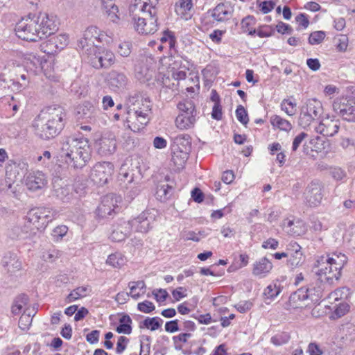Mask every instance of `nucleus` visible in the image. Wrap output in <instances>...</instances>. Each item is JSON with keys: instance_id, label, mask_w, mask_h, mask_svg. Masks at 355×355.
Segmentation results:
<instances>
[{"instance_id": "obj_1", "label": "nucleus", "mask_w": 355, "mask_h": 355, "mask_svg": "<svg viewBox=\"0 0 355 355\" xmlns=\"http://www.w3.org/2000/svg\"><path fill=\"white\" fill-rule=\"evenodd\" d=\"M17 35L26 41L37 42L53 35L58 26L53 16L45 12L29 14L15 26Z\"/></svg>"}, {"instance_id": "obj_2", "label": "nucleus", "mask_w": 355, "mask_h": 355, "mask_svg": "<svg viewBox=\"0 0 355 355\" xmlns=\"http://www.w3.org/2000/svg\"><path fill=\"white\" fill-rule=\"evenodd\" d=\"M134 28L139 34H153L157 30V9L143 0H132L129 7Z\"/></svg>"}, {"instance_id": "obj_3", "label": "nucleus", "mask_w": 355, "mask_h": 355, "mask_svg": "<svg viewBox=\"0 0 355 355\" xmlns=\"http://www.w3.org/2000/svg\"><path fill=\"white\" fill-rule=\"evenodd\" d=\"M91 149L86 138L70 136L62 142L61 157L74 168H81L90 159Z\"/></svg>"}, {"instance_id": "obj_4", "label": "nucleus", "mask_w": 355, "mask_h": 355, "mask_svg": "<svg viewBox=\"0 0 355 355\" xmlns=\"http://www.w3.org/2000/svg\"><path fill=\"white\" fill-rule=\"evenodd\" d=\"M153 220L154 216L148 211H143L132 220L119 218L112 225L110 239L114 242L123 241L130 235L133 229L138 232H147Z\"/></svg>"}, {"instance_id": "obj_5", "label": "nucleus", "mask_w": 355, "mask_h": 355, "mask_svg": "<svg viewBox=\"0 0 355 355\" xmlns=\"http://www.w3.org/2000/svg\"><path fill=\"white\" fill-rule=\"evenodd\" d=\"M347 262L345 254L334 252L320 256L316 261L318 268L316 275L318 279L323 284L331 285L338 281L341 275V270Z\"/></svg>"}, {"instance_id": "obj_6", "label": "nucleus", "mask_w": 355, "mask_h": 355, "mask_svg": "<svg viewBox=\"0 0 355 355\" xmlns=\"http://www.w3.org/2000/svg\"><path fill=\"white\" fill-rule=\"evenodd\" d=\"M138 106L134 104L132 109L128 112V126L133 132H139L149 121L151 111V103L148 98H141L137 101Z\"/></svg>"}, {"instance_id": "obj_7", "label": "nucleus", "mask_w": 355, "mask_h": 355, "mask_svg": "<svg viewBox=\"0 0 355 355\" xmlns=\"http://www.w3.org/2000/svg\"><path fill=\"white\" fill-rule=\"evenodd\" d=\"M55 211L46 207H37L32 209L28 214V220L25 223V227H30L31 225L35 228H31L29 235L35 234L36 231L44 229L47 224L54 217Z\"/></svg>"}, {"instance_id": "obj_8", "label": "nucleus", "mask_w": 355, "mask_h": 355, "mask_svg": "<svg viewBox=\"0 0 355 355\" xmlns=\"http://www.w3.org/2000/svg\"><path fill=\"white\" fill-rule=\"evenodd\" d=\"M65 115L64 109L58 105L48 107L39 114L44 122L52 126L58 135L64 127L63 120Z\"/></svg>"}, {"instance_id": "obj_9", "label": "nucleus", "mask_w": 355, "mask_h": 355, "mask_svg": "<svg viewBox=\"0 0 355 355\" xmlns=\"http://www.w3.org/2000/svg\"><path fill=\"white\" fill-rule=\"evenodd\" d=\"M113 173L114 165L111 162H98L92 169L90 178L94 184L103 185L111 178Z\"/></svg>"}, {"instance_id": "obj_10", "label": "nucleus", "mask_w": 355, "mask_h": 355, "mask_svg": "<svg viewBox=\"0 0 355 355\" xmlns=\"http://www.w3.org/2000/svg\"><path fill=\"white\" fill-rule=\"evenodd\" d=\"M322 183L317 180L311 181L304 192V202L310 207H315L320 205L323 194Z\"/></svg>"}, {"instance_id": "obj_11", "label": "nucleus", "mask_w": 355, "mask_h": 355, "mask_svg": "<svg viewBox=\"0 0 355 355\" xmlns=\"http://www.w3.org/2000/svg\"><path fill=\"white\" fill-rule=\"evenodd\" d=\"M333 108L343 119L348 121H355V98H337L333 103Z\"/></svg>"}, {"instance_id": "obj_12", "label": "nucleus", "mask_w": 355, "mask_h": 355, "mask_svg": "<svg viewBox=\"0 0 355 355\" xmlns=\"http://www.w3.org/2000/svg\"><path fill=\"white\" fill-rule=\"evenodd\" d=\"M313 288L306 286L297 289L290 295L288 302L284 306V309L290 310L303 307L305 305V300L309 299L313 300Z\"/></svg>"}, {"instance_id": "obj_13", "label": "nucleus", "mask_w": 355, "mask_h": 355, "mask_svg": "<svg viewBox=\"0 0 355 355\" xmlns=\"http://www.w3.org/2000/svg\"><path fill=\"white\" fill-rule=\"evenodd\" d=\"M121 198L112 193L105 196L101 204L96 209V214L100 218H106L116 213L118 209V203L121 202Z\"/></svg>"}, {"instance_id": "obj_14", "label": "nucleus", "mask_w": 355, "mask_h": 355, "mask_svg": "<svg viewBox=\"0 0 355 355\" xmlns=\"http://www.w3.org/2000/svg\"><path fill=\"white\" fill-rule=\"evenodd\" d=\"M286 250L288 267L293 270L302 266L304 262L302 247L297 242L291 241L286 245Z\"/></svg>"}, {"instance_id": "obj_15", "label": "nucleus", "mask_w": 355, "mask_h": 355, "mask_svg": "<svg viewBox=\"0 0 355 355\" xmlns=\"http://www.w3.org/2000/svg\"><path fill=\"white\" fill-rule=\"evenodd\" d=\"M91 61L94 67L96 69L108 68L115 62L114 54L109 50H103L98 54L93 53Z\"/></svg>"}, {"instance_id": "obj_16", "label": "nucleus", "mask_w": 355, "mask_h": 355, "mask_svg": "<svg viewBox=\"0 0 355 355\" xmlns=\"http://www.w3.org/2000/svg\"><path fill=\"white\" fill-rule=\"evenodd\" d=\"M339 128V120L325 118L315 127V131L324 137H333L338 132Z\"/></svg>"}, {"instance_id": "obj_17", "label": "nucleus", "mask_w": 355, "mask_h": 355, "mask_svg": "<svg viewBox=\"0 0 355 355\" xmlns=\"http://www.w3.org/2000/svg\"><path fill=\"white\" fill-rule=\"evenodd\" d=\"M46 124L47 123L44 122V120L41 119L39 115L34 120L33 123L35 135L44 140L54 138L58 135L56 132H54L53 127Z\"/></svg>"}, {"instance_id": "obj_18", "label": "nucleus", "mask_w": 355, "mask_h": 355, "mask_svg": "<svg viewBox=\"0 0 355 355\" xmlns=\"http://www.w3.org/2000/svg\"><path fill=\"white\" fill-rule=\"evenodd\" d=\"M27 188L31 191L42 189L46 184L45 175L40 171L30 172L25 178Z\"/></svg>"}, {"instance_id": "obj_19", "label": "nucleus", "mask_w": 355, "mask_h": 355, "mask_svg": "<svg viewBox=\"0 0 355 355\" xmlns=\"http://www.w3.org/2000/svg\"><path fill=\"white\" fill-rule=\"evenodd\" d=\"M96 147L98 154L103 156L110 155L116 150V140L112 135H110L107 137H102L96 141Z\"/></svg>"}, {"instance_id": "obj_20", "label": "nucleus", "mask_w": 355, "mask_h": 355, "mask_svg": "<svg viewBox=\"0 0 355 355\" xmlns=\"http://www.w3.org/2000/svg\"><path fill=\"white\" fill-rule=\"evenodd\" d=\"M98 109L91 102L85 101L77 108V116L80 119H85L88 121H94L98 114Z\"/></svg>"}, {"instance_id": "obj_21", "label": "nucleus", "mask_w": 355, "mask_h": 355, "mask_svg": "<svg viewBox=\"0 0 355 355\" xmlns=\"http://www.w3.org/2000/svg\"><path fill=\"white\" fill-rule=\"evenodd\" d=\"M233 12L230 5L220 3L211 10V17L218 22H225L232 17Z\"/></svg>"}, {"instance_id": "obj_22", "label": "nucleus", "mask_w": 355, "mask_h": 355, "mask_svg": "<svg viewBox=\"0 0 355 355\" xmlns=\"http://www.w3.org/2000/svg\"><path fill=\"white\" fill-rule=\"evenodd\" d=\"M101 7L107 18L114 24H119L121 18L116 0H101Z\"/></svg>"}, {"instance_id": "obj_23", "label": "nucleus", "mask_w": 355, "mask_h": 355, "mask_svg": "<svg viewBox=\"0 0 355 355\" xmlns=\"http://www.w3.org/2000/svg\"><path fill=\"white\" fill-rule=\"evenodd\" d=\"M272 263L266 257H262L253 265L252 274L260 278L266 277L272 269Z\"/></svg>"}, {"instance_id": "obj_24", "label": "nucleus", "mask_w": 355, "mask_h": 355, "mask_svg": "<svg viewBox=\"0 0 355 355\" xmlns=\"http://www.w3.org/2000/svg\"><path fill=\"white\" fill-rule=\"evenodd\" d=\"M110 86L113 89H123L127 85L128 78L125 75L116 70H112L107 76Z\"/></svg>"}, {"instance_id": "obj_25", "label": "nucleus", "mask_w": 355, "mask_h": 355, "mask_svg": "<svg viewBox=\"0 0 355 355\" xmlns=\"http://www.w3.org/2000/svg\"><path fill=\"white\" fill-rule=\"evenodd\" d=\"M1 264L8 272L11 273L19 270L21 268V263L17 256L10 252L5 254Z\"/></svg>"}, {"instance_id": "obj_26", "label": "nucleus", "mask_w": 355, "mask_h": 355, "mask_svg": "<svg viewBox=\"0 0 355 355\" xmlns=\"http://www.w3.org/2000/svg\"><path fill=\"white\" fill-rule=\"evenodd\" d=\"M193 3L191 0H180L175 4V12L184 20L191 18Z\"/></svg>"}, {"instance_id": "obj_27", "label": "nucleus", "mask_w": 355, "mask_h": 355, "mask_svg": "<svg viewBox=\"0 0 355 355\" xmlns=\"http://www.w3.org/2000/svg\"><path fill=\"white\" fill-rule=\"evenodd\" d=\"M196 121V114H179L175 119L176 127L181 130H188L193 128Z\"/></svg>"}, {"instance_id": "obj_28", "label": "nucleus", "mask_w": 355, "mask_h": 355, "mask_svg": "<svg viewBox=\"0 0 355 355\" xmlns=\"http://www.w3.org/2000/svg\"><path fill=\"white\" fill-rule=\"evenodd\" d=\"M78 48L82 51L83 53L89 56H92L97 51V46L95 44V42L89 37H87L85 33L83 37L78 42Z\"/></svg>"}, {"instance_id": "obj_29", "label": "nucleus", "mask_w": 355, "mask_h": 355, "mask_svg": "<svg viewBox=\"0 0 355 355\" xmlns=\"http://www.w3.org/2000/svg\"><path fill=\"white\" fill-rule=\"evenodd\" d=\"M302 109L306 113L311 114L315 119H318L322 113L321 102L315 98L309 99Z\"/></svg>"}, {"instance_id": "obj_30", "label": "nucleus", "mask_w": 355, "mask_h": 355, "mask_svg": "<svg viewBox=\"0 0 355 355\" xmlns=\"http://www.w3.org/2000/svg\"><path fill=\"white\" fill-rule=\"evenodd\" d=\"M191 148V137L189 135H180L174 138L173 149L190 153Z\"/></svg>"}, {"instance_id": "obj_31", "label": "nucleus", "mask_w": 355, "mask_h": 355, "mask_svg": "<svg viewBox=\"0 0 355 355\" xmlns=\"http://www.w3.org/2000/svg\"><path fill=\"white\" fill-rule=\"evenodd\" d=\"M189 152L173 149L171 162L178 169L182 168L187 162L189 158Z\"/></svg>"}, {"instance_id": "obj_32", "label": "nucleus", "mask_w": 355, "mask_h": 355, "mask_svg": "<svg viewBox=\"0 0 355 355\" xmlns=\"http://www.w3.org/2000/svg\"><path fill=\"white\" fill-rule=\"evenodd\" d=\"M128 286L130 289V295L135 300H137L146 292V284L144 281L130 282Z\"/></svg>"}, {"instance_id": "obj_33", "label": "nucleus", "mask_w": 355, "mask_h": 355, "mask_svg": "<svg viewBox=\"0 0 355 355\" xmlns=\"http://www.w3.org/2000/svg\"><path fill=\"white\" fill-rule=\"evenodd\" d=\"M173 190V188L171 185L168 184H159L155 193L156 197L159 200L164 202L171 196Z\"/></svg>"}, {"instance_id": "obj_34", "label": "nucleus", "mask_w": 355, "mask_h": 355, "mask_svg": "<svg viewBox=\"0 0 355 355\" xmlns=\"http://www.w3.org/2000/svg\"><path fill=\"white\" fill-rule=\"evenodd\" d=\"M35 313L34 309H26L19 318V327L22 330H28L31 325L33 317Z\"/></svg>"}, {"instance_id": "obj_35", "label": "nucleus", "mask_w": 355, "mask_h": 355, "mask_svg": "<svg viewBox=\"0 0 355 355\" xmlns=\"http://www.w3.org/2000/svg\"><path fill=\"white\" fill-rule=\"evenodd\" d=\"M70 190L69 187L67 185L55 184L53 186L54 195L63 202H67L70 200L71 196Z\"/></svg>"}, {"instance_id": "obj_36", "label": "nucleus", "mask_w": 355, "mask_h": 355, "mask_svg": "<svg viewBox=\"0 0 355 355\" xmlns=\"http://www.w3.org/2000/svg\"><path fill=\"white\" fill-rule=\"evenodd\" d=\"M126 257L119 252H116L110 254L106 260L107 264L116 268H121L126 263Z\"/></svg>"}, {"instance_id": "obj_37", "label": "nucleus", "mask_w": 355, "mask_h": 355, "mask_svg": "<svg viewBox=\"0 0 355 355\" xmlns=\"http://www.w3.org/2000/svg\"><path fill=\"white\" fill-rule=\"evenodd\" d=\"M132 319L128 315H123L119 319V325L116 327L119 334H130L132 332Z\"/></svg>"}, {"instance_id": "obj_38", "label": "nucleus", "mask_w": 355, "mask_h": 355, "mask_svg": "<svg viewBox=\"0 0 355 355\" xmlns=\"http://www.w3.org/2000/svg\"><path fill=\"white\" fill-rule=\"evenodd\" d=\"M271 124L281 130L288 132L292 129L291 123L278 115H274L270 117Z\"/></svg>"}, {"instance_id": "obj_39", "label": "nucleus", "mask_w": 355, "mask_h": 355, "mask_svg": "<svg viewBox=\"0 0 355 355\" xmlns=\"http://www.w3.org/2000/svg\"><path fill=\"white\" fill-rule=\"evenodd\" d=\"M89 288L87 286H80L73 290L67 297V303H71L75 300L85 297L87 295Z\"/></svg>"}, {"instance_id": "obj_40", "label": "nucleus", "mask_w": 355, "mask_h": 355, "mask_svg": "<svg viewBox=\"0 0 355 355\" xmlns=\"http://www.w3.org/2000/svg\"><path fill=\"white\" fill-rule=\"evenodd\" d=\"M69 42V37L66 34H60L53 36L49 40V44L53 45L56 49H63Z\"/></svg>"}, {"instance_id": "obj_41", "label": "nucleus", "mask_w": 355, "mask_h": 355, "mask_svg": "<svg viewBox=\"0 0 355 355\" xmlns=\"http://www.w3.org/2000/svg\"><path fill=\"white\" fill-rule=\"evenodd\" d=\"M28 296L22 294L19 295L15 300L12 306V313L14 315H18L21 313L23 307L28 303Z\"/></svg>"}, {"instance_id": "obj_42", "label": "nucleus", "mask_w": 355, "mask_h": 355, "mask_svg": "<svg viewBox=\"0 0 355 355\" xmlns=\"http://www.w3.org/2000/svg\"><path fill=\"white\" fill-rule=\"evenodd\" d=\"M282 291L280 283L275 282L269 284L264 290L263 295L268 299H273Z\"/></svg>"}, {"instance_id": "obj_43", "label": "nucleus", "mask_w": 355, "mask_h": 355, "mask_svg": "<svg viewBox=\"0 0 355 355\" xmlns=\"http://www.w3.org/2000/svg\"><path fill=\"white\" fill-rule=\"evenodd\" d=\"M180 114H197V112L193 103L191 101H185L180 102L178 104Z\"/></svg>"}, {"instance_id": "obj_44", "label": "nucleus", "mask_w": 355, "mask_h": 355, "mask_svg": "<svg viewBox=\"0 0 355 355\" xmlns=\"http://www.w3.org/2000/svg\"><path fill=\"white\" fill-rule=\"evenodd\" d=\"M254 24V18L252 16H247L241 21V28L243 32L248 33L249 35H253L256 33V30L252 28Z\"/></svg>"}, {"instance_id": "obj_45", "label": "nucleus", "mask_w": 355, "mask_h": 355, "mask_svg": "<svg viewBox=\"0 0 355 355\" xmlns=\"http://www.w3.org/2000/svg\"><path fill=\"white\" fill-rule=\"evenodd\" d=\"M162 323V320L159 318H147L143 322L144 326L146 328L150 329L151 331H155L158 329Z\"/></svg>"}, {"instance_id": "obj_46", "label": "nucleus", "mask_w": 355, "mask_h": 355, "mask_svg": "<svg viewBox=\"0 0 355 355\" xmlns=\"http://www.w3.org/2000/svg\"><path fill=\"white\" fill-rule=\"evenodd\" d=\"M323 141L319 137H314L309 140V144L306 145L307 148H310L311 150L316 153L321 152L324 148Z\"/></svg>"}, {"instance_id": "obj_47", "label": "nucleus", "mask_w": 355, "mask_h": 355, "mask_svg": "<svg viewBox=\"0 0 355 355\" xmlns=\"http://www.w3.org/2000/svg\"><path fill=\"white\" fill-rule=\"evenodd\" d=\"M296 103L291 101L290 99H284L281 103V108L288 115L293 116L295 113Z\"/></svg>"}, {"instance_id": "obj_48", "label": "nucleus", "mask_w": 355, "mask_h": 355, "mask_svg": "<svg viewBox=\"0 0 355 355\" xmlns=\"http://www.w3.org/2000/svg\"><path fill=\"white\" fill-rule=\"evenodd\" d=\"M314 117H312L311 114L306 113L304 110H301V113L299 117V124L302 128H305L308 127L314 120Z\"/></svg>"}, {"instance_id": "obj_49", "label": "nucleus", "mask_w": 355, "mask_h": 355, "mask_svg": "<svg viewBox=\"0 0 355 355\" xmlns=\"http://www.w3.org/2000/svg\"><path fill=\"white\" fill-rule=\"evenodd\" d=\"M134 173L132 169H126L124 167L120 168V180L124 182L132 183L134 182Z\"/></svg>"}, {"instance_id": "obj_50", "label": "nucleus", "mask_w": 355, "mask_h": 355, "mask_svg": "<svg viewBox=\"0 0 355 355\" xmlns=\"http://www.w3.org/2000/svg\"><path fill=\"white\" fill-rule=\"evenodd\" d=\"M132 44L130 42H121L118 45L117 52L122 57H128L131 53Z\"/></svg>"}, {"instance_id": "obj_51", "label": "nucleus", "mask_w": 355, "mask_h": 355, "mask_svg": "<svg viewBox=\"0 0 355 355\" xmlns=\"http://www.w3.org/2000/svg\"><path fill=\"white\" fill-rule=\"evenodd\" d=\"M191 337V334L190 333H182L180 334L178 336H173V340L175 344V348L178 350H180L182 349V345L179 344L180 343H186L189 338Z\"/></svg>"}, {"instance_id": "obj_52", "label": "nucleus", "mask_w": 355, "mask_h": 355, "mask_svg": "<svg viewBox=\"0 0 355 355\" xmlns=\"http://www.w3.org/2000/svg\"><path fill=\"white\" fill-rule=\"evenodd\" d=\"M236 116L237 119L243 125H246L249 121L248 113L242 105H239L236 110Z\"/></svg>"}, {"instance_id": "obj_53", "label": "nucleus", "mask_w": 355, "mask_h": 355, "mask_svg": "<svg viewBox=\"0 0 355 355\" xmlns=\"http://www.w3.org/2000/svg\"><path fill=\"white\" fill-rule=\"evenodd\" d=\"M68 227L66 225H60L54 228L51 234L54 241H59L67 234Z\"/></svg>"}, {"instance_id": "obj_54", "label": "nucleus", "mask_w": 355, "mask_h": 355, "mask_svg": "<svg viewBox=\"0 0 355 355\" xmlns=\"http://www.w3.org/2000/svg\"><path fill=\"white\" fill-rule=\"evenodd\" d=\"M325 33L323 31H315L309 35V42L310 44H318L321 43L324 39Z\"/></svg>"}, {"instance_id": "obj_55", "label": "nucleus", "mask_w": 355, "mask_h": 355, "mask_svg": "<svg viewBox=\"0 0 355 355\" xmlns=\"http://www.w3.org/2000/svg\"><path fill=\"white\" fill-rule=\"evenodd\" d=\"M161 44H167L168 46L171 49L175 44V38L172 35L171 32L165 31L163 33V35L159 39Z\"/></svg>"}, {"instance_id": "obj_56", "label": "nucleus", "mask_w": 355, "mask_h": 355, "mask_svg": "<svg viewBox=\"0 0 355 355\" xmlns=\"http://www.w3.org/2000/svg\"><path fill=\"white\" fill-rule=\"evenodd\" d=\"M336 40V48L338 51L344 52L348 46V37L345 35H340Z\"/></svg>"}, {"instance_id": "obj_57", "label": "nucleus", "mask_w": 355, "mask_h": 355, "mask_svg": "<svg viewBox=\"0 0 355 355\" xmlns=\"http://www.w3.org/2000/svg\"><path fill=\"white\" fill-rule=\"evenodd\" d=\"M85 35L92 39L94 42L99 39V29L95 26H89L84 32Z\"/></svg>"}, {"instance_id": "obj_58", "label": "nucleus", "mask_w": 355, "mask_h": 355, "mask_svg": "<svg viewBox=\"0 0 355 355\" xmlns=\"http://www.w3.org/2000/svg\"><path fill=\"white\" fill-rule=\"evenodd\" d=\"M330 174L337 181L342 180L346 176L345 171L338 166L330 167Z\"/></svg>"}, {"instance_id": "obj_59", "label": "nucleus", "mask_w": 355, "mask_h": 355, "mask_svg": "<svg viewBox=\"0 0 355 355\" xmlns=\"http://www.w3.org/2000/svg\"><path fill=\"white\" fill-rule=\"evenodd\" d=\"M137 309L140 311L148 313L155 310V307L153 302L146 300L143 302H140L137 304Z\"/></svg>"}, {"instance_id": "obj_60", "label": "nucleus", "mask_w": 355, "mask_h": 355, "mask_svg": "<svg viewBox=\"0 0 355 355\" xmlns=\"http://www.w3.org/2000/svg\"><path fill=\"white\" fill-rule=\"evenodd\" d=\"M308 137V135L304 132H300L293 139L292 144V150L296 151L302 141Z\"/></svg>"}, {"instance_id": "obj_61", "label": "nucleus", "mask_w": 355, "mask_h": 355, "mask_svg": "<svg viewBox=\"0 0 355 355\" xmlns=\"http://www.w3.org/2000/svg\"><path fill=\"white\" fill-rule=\"evenodd\" d=\"M343 331L345 333V336H348L350 340L355 338V324L352 323H347L343 326Z\"/></svg>"}, {"instance_id": "obj_62", "label": "nucleus", "mask_w": 355, "mask_h": 355, "mask_svg": "<svg viewBox=\"0 0 355 355\" xmlns=\"http://www.w3.org/2000/svg\"><path fill=\"white\" fill-rule=\"evenodd\" d=\"M129 339L125 336H120L118 339L116 347V352L121 354L126 348Z\"/></svg>"}, {"instance_id": "obj_63", "label": "nucleus", "mask_w": 355, "mask_h": 355, "mask_svg": "<svg viewBox=\"0 0 355 355\" xmlns=\"http://www.w3.org/2000/svg\"><path fill=\"white\" fill-rule=\"evenodd\" d=\"M252 305L253 304L250 301H241L235 305V307L240 313H243L249 311Z\"/></svg>"}, {"instance_id": "obj_64", "label": "nucleus", "mask_w": 355, "mask_h": 355, "mask_svg": "<svg viewBox=\"0 0 355 355\" xmlns=\"http://www.w3.org/2000/svg\"><path fill=\"white\" fill-rule=\"evenodd\" d=\"M153 294L155 299L159 302H164L168 296L167 291L165 289L154 290Z\"/></svg>"}]
</instances>
